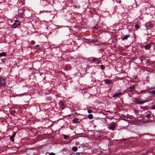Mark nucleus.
Masks as SVG:
<instances>
[{
    "label": "nucleus",
    "instance_id": "nucleus-1",
    "mask_svg": "<svg viewBox=\"0 0 155 155\" xmlns=\"http://www.w3.org/2000/svg\"><path fill=\"white\" fill-rule=\"evenodd\" d=\"M147 101L146 100H142L138 98H135L134 101V102L135 104H143Z\"/></svg>",
    "mask_w": 155,
    "mask_h": 155
},
{
    "label": "nucleus",
    "instance_id": "nucleus-2",
    "mask_svg": "<svg viewBox=\"0 0 155 155\" xmlns=\"http://www.w3.org/2000/svg\"><path fill=\"white\" fill-rule=\"evenodd\" d=\"M25 9L24 8H21L18 10V13L19 15V16L21 18H23L25 15H24V12L25 11Z\"/></svg>",
    "mask_w": 155,
    "mask_h": 155
},
{
    "label": "nucleus",
    "instance_id": "nucleus-3",
    "mask_svg": "<svg viewBox=\"0 0 155 155\" xmlns=\"http://www.w3.org/2000/svg\"><path fill=\"white\" fill-rule=\"evenodd\" d=\"M20 25L19 21L18 20H15V22L11 25L12 28H15Z\"/></svg>",
    "mask_w": 155,
    "mask_h": 155
},
{
    "label": "nucleus",
    "instance_id": "nucleus-4",
    "mask_svg": "<svg viewBox=\"0 0 155 155\" xmlns=\"http://www.w3.org/2000/svg\"><path fill=\"white\" fill-rule=\"evenodd\" d=\"M5 83V80L2 78H0V87L4 85Z\"/></svg>",
    "mask_w": 155,
    "mask_h": 155
},
{
    "label": "nucleus",
    "instance_id": "nucleus-5",
    "mask_svg": "<svg viewBox=\"0 0 155 155\" xmlns=\"http://www.w3.org/2000/svg\"><path fill=\"white\" fill-rule=\"evenodd\" d=\"M115 125L116 124L114 123L111 124L110 127H108V128L109 129L113 130L115 128Z\"/></svg>",
    "mask_w": 155,
    "mask_h": 155
},
{
    "label": "nucleus",
    "instance_id": "nucleus-6",
    "mask_svg": "<svg viewBox=\"0 0 155 155\" xmlns=\"http://www.w3.org/2000/svg\"><path fill=\"white\" fill-rule=\"evenodd\" d=\"M71 69V66L70 65H65L64 67V70L66 71L70 70Z\"/></svg>",
    "mask_w": 155,
    "mask_h": 155
},
{
    "label": "nucleus",
    "instance_id": "nucleus-7",
    "mask_svg": "<svg viewBox=\"0 0 155 155\" xmlns=\"http://www.w3.org/2000/svg\"><path fill=\"white\" fill-rule=\"evenodd\" d=\"M130 35H122L121 36V39L123 40H127L128 38L130 37Z\"/></svg>",
    "mask_w": 155,
    "mask_h": 155
},
{
    "label": "nucleus",
    "instance_id": "nucleus-8",
    "mask_svg": "<svg viewBox=\"0 0 155 155\" xmlns=\"http://www.w3.org/2000/svg\"><path fill=\"white\" fill-rule=\"evenodd\" d=\"M73 122L75 124H78L80 122L79 119L77 118H74L72 120Z\"/></svg>",
    "mask_w": 155,
    "mask_h": 155
},
{
    "label": "nucleus",
    "instance_id": "nucleus-9",
    "mask_svg": "<svg viewBox=\"0 0 155 155\" xmlns=\"http://www.w3.org/2000/svg\"><path fill=\"white\" fill-rule=\"evenodd\" d=\"M16 133H14L12 136H11L10 138V140L13 142H14V138L15 136Z\"/></svg>",
    "mask_w": 155,
    "mask_h": 155
},
{
    "label": "nucleus",
    "instance_id": "nucleus-10",
    "mask_svg": "<svg viewBox=\"0 0 155 155\" xmlns=\"http://www.w3.org/2000/svg\"><path fill=\"white\" fill-rule=\"evenodd\" d=\"M151 47V45L150 44H147L144 46V48L146 50H149Z\"/></svg>",
    "mask_w": 155,
    "mask_h": 155
},
{
    "label": "nucleus",
    "instance_id": "nucleus-11",
    "mask_svg": "<svg viewBox=\"0 0 155 155\" xmlns=\"http://www.w3.org/2000/svg\"><path fill=\"white\" fill-rule=\"evenodd\" d=\"M105 82L107 84H111L112 81L108 79H105L104 80Z\"/></svg>",
    "mask_w": 155,
    "mask_h": 155
},
{
    "label": "nucleus",
    "instance_id": "nucleus-12",
    "mask_svg": "<svg viewBox=\"0 0 155 155\" xmlns=\"http://www.w3.org/2000/svg\"><path fill=\"white\" fill-rule=\"evenodd\" d=\"M135 86H133L132 87H130L129 88L127 89V91H131L133 90L134 89Z\"/></svg>",
    "mask_w": 155,
    "mask_h": 155
},
{
    "label": "nucleus",
    "instance_id": "nucleus-13",
    "mask_svg": "<svg viewBox=\"0 0 155 155\" xmlns=\"http://www.w3.org/2000/svg\"><path fill=\"white\" fill-rule=\"evenodd\" d=\"M60 107L62 109H63L65 107V106L62 102H61L59 103Z\"/></svg>",
    "mask_w": 155,
    "mask_h": 155
},
{
    "label": "nucleus",
    "instance_id": "nucleus-14",
    "mask_svg": "<svg viewBox=\"0 0 155 155\" xmlns=\"http://www.w3.org/2000/svg\"><path fill=\"white\" fill-rule=\"evenodd\" d=\"M140 109L141 110H147L148 109V107L147 106H140Z\"/></svg>",
    "mask_w": 155,
    "mask_h": 155
},
{
    "label": "nucleus",
    "instance_id": "nucleus-15",
    "mask_svg": "<svg viewBox=\"0 0 155 155\" xmlns=\"http://www.w3.org/2000/svg\"><path fill=\"white\" fill-rule=\"evenodd\" d=\"M6 56V52H2L0 53V58Z\"/></svg>",
    "mask_w": 155,
    "mask_h": 155
},
{
    "label": "nucleus",
    "instance_id": "nucleus-16",
    "mask_svg": "<svg viewBox=\"0 0 155 155\" xmlns=\"http://www.w3.org/2000/svg\"><path fill=\"white\" fill-rule=\"evenodd\" d=\"M121 94V93L120 92H116L113 96V97H118L120 94Z\"/></svg>",
    "mask_w": 155,
    "mask_h": 155
},
{
    "label": "nucleus",
    "instance_id": "nucleus-17",
    "mask_svg": "<svg viewBox=\"0 0 155 155\" xmlns=\"http://www.w3.org/2000/svg\"><path fill=\"white\" fill-rule=\"evenodd\" d=\"M126 140V139L125 138L123 139H122L120 140V142L122 143L123 144H125L126 143V141H125Z\"/></svg>",
    "mask_w": 155,
    "mask_h": 155
},
{
    "label": "nucleus",
    "instance_id": "nucleus-18",
    "mask_svg": "<svg viewBox=\"0 0 155 155\" xmlns=\"http://www.w3.org/2000/svg\"><path fill=\"white\" fill-rule=\"evenodd\" d=\"M151 112L149 114H147L145 116V117L147 118H151Z\"/></svg>",
    "mask_w": 155,
    "mask_h": 155
},
{
    "label": "nucleus",
    "instance_id": "nucleus-19",
    "mask_svg": "<svg viewBox=\"0 0 155 155\" xmlns=\"http://www.w3.org/2000/svg\"><path fill=\"white\" fill-rule=\"evenodd\" d=\"M63 136L64 138L65 139H67L69 137L68 136L65 134H63Z\"/></svg>",
    "mask_w": 155,
    "mask_h": 155
},
{
    "label": "nucleus",
    "instance_id": "nucleus-20",
    "mask_svg": "<svg viewBox=\"0 0 155 155\" xmlns=\"http://www.w3.org/2000/svg\"><path fill=\"white\" fill-rule=\"evenodd\" d=\"M78 148L77 147H74L72 148V150L74 151H76L77 150Z\"/></svg>",
    "mask_w": 155,
    "mask_h": 155
},
{
    "label": "nucleus",
    "instance_id": "nucleus-21",
    "mask_svg": "<svg viewBox=\"0 0 155 155\" xmlns=\"http://www.w3.org/2000/svg\"><path fill=\"white\" fill-rule=\"evenodd\" d=\"M88 117L90 119H92L93 117V115L91 114H89L88 115Z\"/></svg>",
    "mask_w": 155,
    "mask_h": 155
},
{
    "label": "nucleus",
    "instance_id": "nucleus-22",
    "mask_svg": "<svg viewBox=\"0 0 155 155\" xmlns=\"http://www.w3.org/2000/svg\"><path fill=\"white\" fill-rule=\"evenodd\" d=\"M150 93L151 94H152L153 95H155V90H153L151 91H150Z\"/></svg>",
    "mask_w": 155,
    "mask_h": 155
},
{
    "label": "nucleus",
    "instance_id": "nucleus-23",
    "mask_svg": "<svg viewBox=\"0 0 155 155\" xmlns=\"http://www.w3.org/2000/svg\"><path fill=\"white\" fill-rule=\"evenodd\" d=\"M134 112L135 114H138L139 113V111L138 110L135 109L134 110Z\"/></svg>",
    "mask_w": 155,
    "mask_h": 155
},
{
    "label": "nucleus",
    "instance_id": "nucleus-24",
    "mask_svg": "<svg viewBox=\"0 0 155 155\" xmlns=\"http://www.w3.org/2000/svg\"><path fill=\"white\" fill-rule=\"evenodd\" d=\"M6 59L5 58H3L1 59L2 62V63H5V61Z\"/></svg>",
    "mask_w": 155,
    "mask_h": 155
},
{
    "label": "nucleus",
    "instance_id": "nucleus-25",
    "mask_svg": "<svg viewBox=\"0 0 155 155\" xmlns=\"http://www.w3.org/2000/svg\"><path fill=\"white\" fill-rule=\"evenodd\" d=\"M97 59L96 58H93V59L92 60L93 61H94V62H97Z\"/></svg>",
    "mask_w": 155,
    "mask_h": 155
},
{
    "label": "nucleus",
    "instance_id": "nucleus-26",
    "mask_svg": "<svg viewBox=\"0 0 155 155\" xmlns=\"http://www.w3.org/2000/svg\"><path fill=\"white\" fill-rule=\"evenodd\" d=\"M100 67H101V69L102 70H103L105 68V67H104V66L103 65H101Z\"/></svg>",
    "mask_w": 155,
    "mask_h": 155
},
{
    "label": "nucleus",
    "instance_id": "nucleus-27",
    "mask_svg": "<svg viewBox=\"0 0 155 155\" xmlns=\"http://www.w3.org/2000/svg\"><path fill=\"white\" fill-rule=\"evenodd\" d=\"M135 28L136 29H138L139 28V26L138 25H136L135 26Z\"/></svg>",
    "mask_w": 155,
    "mask_h": 155
},
{
    "label": "nucleus",
    "instance_id": "nucleus-28",
    "mask_svg": "<svg viewBox=\"0 0 155 155\" xmlns=\"http://www.w3.org/2000/svg\"><path fill=\"white\" fill-rule=\"evenodd\" d=\"M143 91H138L137 92V94H140L141 93L143 92Z\"/></svg>",
    "mask_w": 155,
    "mask_h": 155
},
{
    "label": "nucleus",
    "instance_id": "nucleus-29",
    "mask_svg": "<svg viewBox=\"0 0 155 155\" xmlns=\"http://www.w3.org/2000/svg\"><path fill=\"white\" fill-rule=\"evenodd\" d=\"M101 60H99L97 62V64H99L101 63Z\"/></svg>",
    "mask_w": 155,
    "mask_h": 155
},
{
    "label": "nucleus",
    "instance_id": "nucleus-30",
    "mask_svg": "<svg viewBox=\"0 0 155 155\" xmlns=\"http://www.w3.org/2000/svg\"><path fill=\"white\" fill-rule=\"evenodd\" d=\"M151 109L153 110L155 109V104L152 107Z\"/></svg>",
    "mask_w": 155,
    "mask_h": 155
},
{
    "label": "nucleus",
    "instance_id": "nucleus-31",
    "mask_svg": "<svg viewBox=\"0 0 155 155\" xmlns=\"http://www.w3.org/2000/svg\"><path fill=\"white\" fill-rule=\"evenodd\" d=\"M35 43V42L34 41H31V44L32 45H34V44Z\"/></svg>",
    "mask_w": 155,
    "mask_h": 155
},
{
    "label": "nucleus",
    "instance_id": "nucleus-32",
    "mask_svg": "<svg viewBox=\"0 0 155 155\" xmlns=\"http://www.w3.org/2000/svg\"><path fill=\"white\" fill-rule=\"evenodd\" d=\"M92 112V110H88V112L89 113H91Z\"/></svg>",
    "mask_w": 155,
    "mask_h": 155
},
{
    "label": "nucleus",
    "instance_id": "nucleus-33",
    "mask_svg": "<svg viewBox=\"0 0 155 155\" xmlns=\"http://www.w3.org/2000/svg\"><path fill=\"white\" fill-rule=\"evenodd\" d=\"M22 95H23V94H16V96H17L21 97V96H22Z\"/></svg>",
    "mask_w": 155,
    "mask_h": 155
},
{
    "label": "nucleus",
    "instance_id": "nucleus-34",
    "mask_svg": "<svg viewBox=\"0 0 155 155\" xmlns=\"http://www.w3.org/2000/svg\"><path fill=\"white\" fill-rule=\"evenodd\" d=\"M47 99L49 100H51V97H47Z\"/></svg>",
    "mask_w": 155,
    "mask_h": 155
},
{
    "label": "nucleus",
    "instance_id": "nucleus-35",
    "mask_svg": "<svg viewBox=\"0 0 155 155\" xmlns=\"http://www.w3.org/2000/svg\"><path fill=\"white\" fill-rule=\"evenodd\" d=\"M49 155H55L53 153H51L49 154Z\"/></svg>",
    "mask_w": 155,
    "mask_h": 155
},
{
    "label": "nucleus",
    "instance_id": "nucleus-36",
    "mask_svg": "<svg viewBox=\"0 0 155 155\" xmlns=\"http://www.w3.org/2000/svg\"><path fill=\"white\" fill-rule=\"evenodd\" d=\"M74 8H78V6L77 5H74Z\"/></svg>",
    "mask_w": 155,
    "mask_h": 155
},
{
    "label": "nucleus",
    "instance_id": "nucleus-37",
    "mask_svg": "<svg viewBox=\"0 0 155 155\" xmlns=\"http://www.w3.org/2000/svg\"><path fill=\"white\" fill-rule=\"evenodd\" d=\"M117 2L120 3L121 2V1L120 0H119Z\"/></svg>",
    "mask_w": 155,
    "mask_h": 155
},
{
    "label": "nucleus",
    "instance_id": "nucleus-38",
    "mask_svg": "<svg viewBox=\"0 0 155 155\" xmlns=\"http://www.w3.org/2000/svg\"><path fill=\"white\" fill-rule=\"evenodd\" d=\"M76 155H79V153H76V154H75Z\"/></svg>",
    "mask_w": 155,
    "mask_h": 155
},
{
    "label": "nucleus",
    "instance_id": "nucleus-39",
    "mask_svg": "<svg viewBox=\"0 0 155 155\" xmlns=\"http://www.w3.org/2000/svg\"><path fill=\"white\" fill-rule=\"evenodd\" d=\"M39 46V45H36V47H38Z\"/></svg>",
    "mask_w": 155,
    "mask_h": 155
},
{
    "label": "nucleus",
    "instance_id": "nucleus-40",
    "mask_svg": "<svg viewBox=\"0 0 155 155\" xmlns=\"http://www.w3.org/2000/svg\"><path fill=\"white\" fill-rule=\"evenodd\" d=\"M49 12H51L50 11H49Z\"/></svg>",
    "mask_w": 155,
    "mask_h": 155
}]
</instances>
